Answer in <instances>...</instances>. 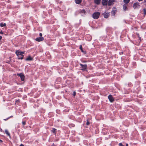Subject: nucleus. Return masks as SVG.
I'll use <instances>...</instances> for the list:
<instances>
[{"mask_svg":"<svg viewBox=\"0 0 146 146\" xmlns=\"http://www.w3.org/2000/svg\"><path fill=\"white\" fill-rule=\"evenodd\" d=\"M80 49L81 50H82V45H80Z\"/></svg>","mask_w":146,"mask_h":146,"instance_id":"29","label":"nucleus"},{"mask_svg":"<svg viewBox=\"0 0 146 146\" xmlns=\"http://www.w3.org/2000/svg\"><path fill=\"white\" fill-rule=\"evenodd\" d=\"M140 6V5L139 3L136 2L133 4V7L134 9H139V8Z\"/></svg>","mask_w":146,"mask_h":146,"instance_id":"2","label":"nucleus"},{"mask_svg":"<svg viewBox=\"0 0 146 146\" xmlns=\"http://www.w3.org/2000/svg\"><path fill=\"white\" fill-rule=\"evenodd\" d=\"M22 124L23 125H25L26 124V121H23L22 122Z\"/></svg>","mask_w":146,"mask_h":146,"instance_id":"22","label":"nucleus"},{"mask_svg":"<svg viewBox=\"0 0 146 146\" xmlns=\"http://www.w3.org/2000/svg\"><path fill=\"white\" fill-rule=\"evenodd\" d=\"M5 133L8 135V136L10 138L11 137L10 134L8 131V130H5Z\"/></svg>","mask_w":146,"mask_h":146,"instance_id":"13","label":"nucleus"},{"mask_svg":"<svg viewBox=\"0 0 146 146\" xmlns=\"http://www.w3.org/2000/svg\"><path fill=\"white\" fill-rule=\"evenodd\" d=\"M44 38L42 37H37L36 38L35 40L36 41L38 42H40L43 40Z\"/></svg>","mask_w":146,"mask_h":146,"instance_id":"10","label":"nucleus"},{"mask_svg":"<svg viewBox=\"0 0 146 146\" xmlns=\"http://www.w3.org/2000/svg\"><path fill=\"white\" fill-rule=\"evenodd\" d=\"M143 11L144 15H145L146 14V9H143Z\"/></svg>","mask_w":146,"mask_h":146,"instance_id":"23","label":"nucleus"},{"mask_svg":"<svg viewBox=\"0 0 146 146\" xmlns=\"http://www.w3.org/2000/svg\"><path fill=\"white\" fill-rule=\"evenodd\" d=\"M128 146V144H126V146Z\"/></svg>","mask_w":146,"mask_h":146,"instance_id":"35","label":"nucleus"},{"mask_svg":"<svg viewBox=\"0 0 146 146\" xmlns=\"http://www.w3.org/2000/svg\"><path fill=\"white\" fill-rule=\"evenodd\" d=\"M110 101L111 102H112L114 101V99L112 97L111 95H109L108 97Z\"/></svg>","mask_w":146,"mask_h":146,"instance_id":"6","label":"nucleus"},{"mask_svg":"<svg viewBox=\"0 0 146 146\" xmlns=\"http://www.w3.org/2000/svg\"><path fill=\"white\" fill-rule=\"evenodd\" d=\"M2 38V36H0V40Z\"/></svg>","mask_w":146,"mask_h":146,"instance_id":"33","label":"nucleus"},{"mask_svg":"<svg viewBox=\"0 0 146 146\" xmlns=\"http://www.w3.org/2000/svg\"><path fill=\"white\" fill-rule=\"evenodd\" d=\"M86 11L84 9H82L80 11V13H82L85 14L86 13Z\"/></svg>","mask_w":146,"mask_h":146,"instance_id":"20","label":"nucleus"},{"mask_svg":"<svg viewBox=\"0 0 146 146\" xmlns=\"http://www.w3.org/2000/svg\"><path fill=\"white\" fill-rule=\"evenodd\" d=\"M82 0H75L76 3L77 4H80Z\"/></svg>","mask_w":146,"mask_h":146,"instance_id":"16","label":"nucleus"},{"mask_svg":"<svg viewBox=\"0 0 146 146\" xmlns=\"http://www.w3.org/2000/svg\"><path fill=\"white\" fill-rule=\"evenodd\" d=\"M17 75L20 77L21 81H24L25 80V76L22 73L17 74Z\"/></svg>","mask_w":146,"mask_h":146,"instance_id":"4","label":"nucleus"},{"mask_svg":"<svg viewBox=\"0 0 146 146\" xmlns=\"http://www.w3.org/2000/svg\"><path fill=\"white\" fill-rule=\"evenodd\" d=\"M76 94V92H73V95L74 96H75Z\"/></svg>","mask_w":146,"mask_h":146,"instance_id":"27","label":"nucleus"},{"mask_svg":"<svg viewBox=\"0 0 146 146\" xmlns=\"http://www.w3.org/2000/svg\"><path fill=\"white\" fill-rule=\"evenodd\" d=\"M20 100L19 99H18V100H16L15 101V103L17 104H19V103L20 102Z\"/></svg>","mask_w":146,"mask_h":146,"instance_id":"21","label":"nucleus"},{"mask_svg":"<svg viewBox=\"0 0 146 146\" xmlns=\"http://www.w3.org/2000/svg\"><path fill=\"white\" fill-rule=\"evenodd\" d=\"M123 9L124 11H127V8L125 4L123 5Z\"/></svg>","mask_w":146,"mask_h":146,"instance_id":"12","label":"nucleus"},{"mask_svg":"<svg viewBox=\"0 0 146 146\" xmlns=\"http://www.w3.org/2000/svg\"><path fill=\"white\" fill-rule=\"evenodd\" d=\"M81 50V51H82V52H83V50H82H82Z\"/></svg>","mask_w":146,"mask_h":146,"instance_id":"37","label":"nucleus"},{"mask_svg":"<svg viewBox=\"0 0 146 146\" xmlns=\"http://www.w3.org/2000/svg\"><path fill=\"white\" fill-rule=\"evenodd\" d=\"M130 0H123V2L125 4H128L130 1Z\"/></svg>","mask_w":146,"mask_h":146,"instance_id":"18","label":"nucleus"},{"mask_svg":"<svg viewBox=\"0 0 146 146\" xmlns=\"http://www.w3.org/2000/svg\"><path fill=\"white\" fill-rule=\"evenodd\" d=\"M21 56L22 57L21 58H18V59H23V56H24L23 55H22Z\"/></svg>","mask_w":146,"mask_h":146,"instance_id":"25","label":"nucleus"},{"mask_svg":"<svg viewBox=\"0 0 146 146\" xmlns=\"http://www.w3.org/2000/svg\"><path fill=\"white\" fill-rule=\"evenodd\" d=\"M117 12V9L116 8H113L112 11L111 12V13L113 16H114L115 13Z\"/></svg>","mask_w":146,"mask_h":146,"instance_id":"7","label":"nucleus"},{"mask_svg":"<svg viewBox=\"0 0 146 146\" xmlns=\"http://www.w3.org/2000/svg\"><path fill=\"white\" fill-rule=\"evenodd\" d=\"M143 0H138V1H142Z\"/></svg>","mask_w":146,"mask_h":146,"instance_id":"34","label":"nucleus"},{"mask_svg":"<svg viewBox=\"0 0 146 146\" xmlns=\"http://www.w3.org/2000/svg\"><path fill=\"white\" fill-rule=\"evenodd\" d=\"M20 146H25L23 144H21Z\"/></svg>","mask_w":146,"mask_h":146,"instance_id":"31","label":"nucleus"},{"mask_svg":"<svg viewBox=\"0 0 146 146\" xmlns=\"http://www.w3.org/2000/svg\"><path fill=\"white\" fill-rule=\"evenodd\" d=\"M144 1H145L146 3V0H145Z\"/></svg>","mask_w":146,"mask_h":146,"instance_id":"38","label":"nucleus"},{"mask_svg":"<svg viewBox=\"0 0 146 146\" xmlns=\"http://www.w3.org/2000/svg\"><path fill=\"white\" fill-rule=\"evenodd\" d=\"M56 129L54 128H52V131L53 133H54L55 134H56Z\"/></svg>","mask_w":146,"mask_h":146,"instance_id":"17","label":"nucleus"},{"mask_svg":"<svg viewBox=\"0 0 146 146\" xmlns=\"http://www.w3.org/2000/svg\"><path fill=\"white\" fill-rule=\"evenodd\" d=\"M86 125H88L90 124V122L88 120H87V122L86 123Z\"/></svg>","mask_w":146,"mask_h":146,"instance_id":"24","label":"nucleus"},{"mask_svg":"<svg viewBox=\"0 0 146 146\" xmlns=\"http://www.w3.org/2000/svg\"><path fill=\"white\" fill-rule=\"evenodd\" d=\"M0 25L1 27H3L4 26H6V24L5 23H1L0 24Z\"/></svg>","mask_w":146,"mask_h":146,"instance_id":"19","label":"nucleus"},{"mask_svg":"<svg viewBox=\"0 0 146 146\" xmlns=\"http://www.w3.org/2000/svg\"><path fill=\"white\" fill-rule=\"evenodd\" d=\"M33 60V58L31 56H29L26 59L27 61H31Z\"/></svg>","mask_w":146,"mask_h":146,"instance_id":"15","label":"nucleus"},{"mask_svg":"<svg viewBox=\"0 0 146 146\" xmlns=\"http://www.w3.org/2000/svg\"><path fill=\"white\" fill-rule=\"evenodd\" d=\"M108 0H102V3L103 5H106L108 4Z\"/></svg>","mask_w":146,"mask_h":146,"instance_id":"11","label":"nucleus"},{"mask_svg":"<svg viewBox=\"0 0 146 146\" xmlns=\"http://www.w3.org/2000/svg\"><path fill=\"white\" fill-rule=\"evenodd\" d=\"M101 0H94V2L97 5L99 4L101 2Z\"/></svg>","mask_w":146,"mask_h":146,"instance_id":"14","label":"nucleus"},{"mask_svg":"<svg viewBox=\"0 0 146 146\" xmlns=\"http://www.w3.org/2000/svg\"><path fill=\"white\" fill-rule=\"evenodd\" d=\"M104 17L105 18H107L109 17V16L110 15V13H109L107 12H105L104 13Z\"/></svg>","mask_w":146,"mask_h":146,"instance_id":"9","label":"nucleus"},{"mask_svg":"<svg viewBox=\"0 0 146 146\" xmlns=\"http://www.w3.org/2000/svg\"><path fill=\"white\" fill-rule=\"evenodd\" d=\"M0 33L1 34H3V32H2V31H1V32H0Z\"/></svg>","mask_w":146,"mask_h":146,"instance_id":"30","label":"nucleus"},{"mask_svg":"<svg viewBox=\"0 0 146 146\" xmlns=\"http://www.w3.org/2000/svg\"><path fill=\"white\" fill-rule=\"evenodd\" d=\"M115 0H109L108 1V5L109 6L113 5Z\"/></svg>","mask_w":146,"mask_h":146,"instance_id":"5","label":"nucleus"},{"mask_svg":"<svg viewBox=\"0 0 146 146\" xmlns=\"http://www.w3.org/2000/svg\"><path fill=\"white\" fill-rule=\"evenodd\" d=\"M12 117V116L9 117H8V118H7V119H4V120L5 121H6V120H7L8 119H9V118H10V117Z\"/></svg>","mask_w":146,"mask_h":146,"instance_id":"26","label":"nucleus"},{"mask_svg":"<svg viewBox=\"0 0 146 146\" xmlns=\"http://www.w3.org/2000/svg\"><path fill=\"white\" fill-rule=\"evenodd\" d=\"M100 13L99 12L94 13L92 15L93 18L94 19H97L99 17Z\"/></svg>","mask_w":146,"mask_h":146,"instance_id":"1","label":"nucleus"},{"mask_svg":"<svg viewBox=\"0 0 146 146\" xmlns=\"http://www.w3.org/2000/svg\"><path fill=\"white\" fill-rule=\"evenodd\" d=\"M0 142L1 143H2L3 142V141L1 139H0Z\"/></svg>","mask_w":146,"mask_h":146,"instance_id":"32","label":"nucleus"},{"mask_svg":"<svg viewBox=\"0 0 146 146\" xmlns=\"http://www.w3.org/2000/svg\"><path fill=\"white\" fill-rule=\"evenodd\" d=\"M80 65L81 66L82 68L81 69L82 70H85L86 69L87 65L86 64L83 65L82 64H80Z\"/></svg>","mask_w":146,"mask_h":146,"instance_id":"8","label":"nucleus"},{"mask_svg":"<svg viewBox=\"0 0 146 146\" xmlns=\"http://www.w3.org/2000/svg\"><path fill=\"white\" fill-rule=\"evenodd\" d=\"M39 36H40V37H42V35L41 33H39Z\"/></svg>","mask_w":146,"mask_h":146,"instance_id":"28","label":"nucleus"},{"mask_svg":"<svg viewBox=\"0 0 146 146\" xmlns=\"http://www.w3.org/2000/svg\"><path fill=\"white\" fill-rule=\"evenodd\" d=\"M15 53L17 56L19 55H22L25 53L24 52H21L19 50H17L16 51Z\"/></svg>","mask_w":146,"mask_h":146,"instance_id":"3","label":"nucleus"},{"mask_svg":"<svg viewBox=\"0 0 146 146\" xmlns=\"http://www.w3.org/2000/svg\"><path fill=\"white\" fill-rule=\"evenodd\" d=\"M38 95H37V96H36V97H38Z\"/></svg>","mask_w":146,"mask_h":146,"instance_id":"36","label":"nucleus"}]
</instances>
